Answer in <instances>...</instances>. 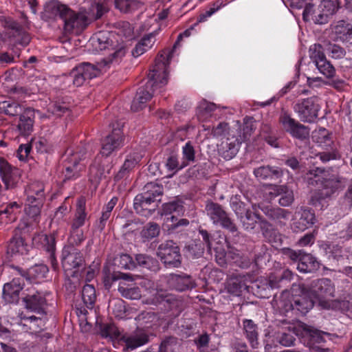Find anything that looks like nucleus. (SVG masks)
I'll list each match as a JSON object with an SVG mask.
<instances>
[{
	"label": "nucleus",
	"instance_id": "4c0bfd02",
	"mask_svg": "<svg viewBox=\"0 0 352 352\" xmlns=\"http://www.w3.org/2000/svg\"><path fill=\"white\" fill-rule=\"evenodd\" d=\"M246 285L243 283L241 277H233L230 278L226 286L228 293L234 296L241 295L242 291L246 289Z\"/></svg>",
	"mask_w": 352,
	"mask_h": 352
},
{
	"label": "nucleus",
	"instance_id": "ddd939ff",
	"mask_svg": "<svg viewBox=\"0 0 352 352\" xmlns=\"http://www.w3.org/2000/svg\"><path fill=\"white\" fill-rule=\"evenodd\" d=\"M146 192L138 195L134 199V209L136 212L142 211V206H153L157 198L162 194V187L154 183L146 186Z\"/></svg>",
	"mask_w": 352,
	"mask_h": 352
},
{
	"label": "nucleus",
	"instance_id": "412c9836",
	"mask_svg": "<svg viewBox=\"0 0 352 352\" xmlns=\"http://www.w3.org/2000/svg\"><path fill=\"white\" fill-rule=\"evenodd\" d=\"M265 191L271 197L280 196L279 204L282 206H288L294 201L293 191L284 186L268 185L265 188Z\"/></svg>",
	"mask_w": 352,
	"mask_h": 352
},
{
	"label": "nucleus",
	"instance_id": "e433bc0d",
	"mask_svg": "<svg viewBox=\"0 0 352 352\" xmlns=\"http://www.w3.org/2000/svg\"><path fill=\"white\" fill-rule=\"evenodd\" d=\"M327 175V172H325L323 169L317 168L309 172L307 176V179L309 185L318 186L319 187H325L327 186L326 184L327 181L324 178Z\"/></svg>",
	"mask_w": 352,
	"mask_h": 352
},
{
	"label": "nucleus",
	"instance_id": "864d4df0",
	"mask_svg": "<svg viewBox=\"0 0 352 352\" xmlns=\"http://www.w3.org/2000/svg\"><path fill=\"white\" fill-rule=\"evenodd\" d=\"M188 223L189 221L187 219H182L178 220L175 215H171L166 218L164 226L168 231H173L179 226H186Z\"/></svg>",
	"mask_w": 352,
	"mask_h": 352
},
{
	"label": "nucleus",
	"instance_id": "09e8293b",
	"mask_svg": "<svg viewBox=\"0 0 352 352\" xmlns=\"http://www.w3.org/2000/svg\"><path fill=\"white\" fill-rule=\"evenodd\" d=\"M116 8L122 12H129L138 9L140 3L136 0H115Z\"/></svg>",
	"mask_w": 352,
	"mask_h": 352
},
{
	"label": "nucleus",
	"instance_id": "052dcab7",
	"mask_svg": "<svg viewBox=\"0 0 352 352\" xmlns=\"http://www.w3.org/2000/svg\"><path fill=\"white\" fill-rule=\"evenodd\" d=\"M346 184L347 180L345 177L340 175H331V194L342 190Z\"/></svg>",
	"mask_w": 352,
	"mask_h": 352
},
{
	"label": "nucleus",
	"instance_id": "338daca9",
	"mask_svg": "<svg viewBox=\"0 0 352 352\" xmlns=\"http://www.w3.org/2000/svg\"><path fill=\"white\" fill-rule=\"evenodd\" d=\"M31 146L29 144H21L17 150L16 156L20 161H25L30 154Z\"/></svg>",
	"mask_w": 352,
	"mask_h": 352
},
{
	"label": "nucleus",
	"instance_id": "f8f14e48",
	"mask_svg": "<svg viewBox=\"0 0 352 352\" xmlns=\"http://www.w3.org/2000/svg\"><path fill=\"white\" fill-rule=\"evenodd\" d=\"M157 254L166 265L177 267L180 263L179 248L173 241H167L160 244Z\"/></svg>",
	"mask_w": 352,
	"mask_h": 352
},
{
	"label": "nucleus",
	"instance_id": "0e129e2a",
	"mask_svg": "<svg viewBox=\"0 0 352 352\" xmlns=\"http://www.w3.org/2000/svg\"><path fill=\"white\" fill-rule=\"evenodd\" d=\"M183 160L182 163H187V165L190 162L195 160V151L192 146L190 142H187L182 149Z\"/></svg>",
	"mask_w": 352,
	"mask_h": 352
},
{
	"label": "nucleus",
	"instance_id": "a878e982",
	"mask_svg": "<svg viewBox=\"0 0 352 352\" xmlns=\"http://www.w3.org/2000/svg\"><path fill=\"white\" fill-rule=\"evenodd\" d=\"M170 287L177 291H184L195 287L194 280L189 276L170 274L168 279Z\"/></svg>",
	"mask_w": 352,
	"mask_h": 352
},
{
	"label": "nucleus",
	"instance_id": "1a4fd4ad",
	"mask_svg": "<svg viewBox=\"0 0 352 352\" xmlns=\"http://www.w3.org/2000/svg\"><path fill=\"white\" fill-rule=\"evenodd\" d=\"M320 106L317 97L299 100L295 104L294 110L301 121L312 122L318 116Z\"/></svg>",
	"mask_w": 352,
	"mask_h": 352
},
{
	"label": "nucleus",
	"instance_id": "13d9d810",
	"mask_svg": "<svg viewBox=\"0 0 352 352\" xmlns=\"http://www.w3.org/2000/svg\"><path fill=\"white\" fill-rule=\"evenodd\" d=\"M48 272V267L43 264L36 265L29 270L28 274L35 279L43 278Z\"/></svg>",
	"mask_w": 352,
	"mask_h": 352
},
{
	"label": "nucleus",
	"instance_id": "f03ea898",
	"mask_svg": "<svg viewBox=\"0 0 352 352\" xmlns=\"http://www.w3.org/2000/svg\"><path fill=\"white\" fill-rule=\"evenodd\" d=\"M193 28H190L181 33L172 50L166 49L162 51L156 57L155 64L148 74V81L144 87H140L133 99L131 104L133 111L142 109L157 89L165 86L168 81L170 74V63L173 52L179 45L183 37H188Z\"/></svg>",
	"mask_w": 352,
	"mask_h": 352
},
{
	"label": "nucleus",
	"instance_id": "49530a36",
	"mask_svg": "<svg viewBox=\"0 0 352 352\" xmlns=\"http://www.w3.org/2000/svg\"><path fill=\"white\" fill-rule=\"evenodd\" d=\"M96 291L91 285H86L82 291V298L84 304L88 309H92L96 300Z\"/></svg>",
	"mask_w": 352,
	"mask_h": 352
},
{
	"label": "nucleus",
	"instance_id": "f704fd0d",
	"mask_svg": "<svg viewBox=\"0 0 352 352\" xmlns=\"http://www.w3.org/2000/svg\"><path fill=\"white\" fill-rule=\"evenodd\" d=\"M330 16V0H322L314 12L313 20L318 24L328 23Z\"/></svg>",
	"mask_w": 352,
	"mask_h": 352
},
{
	"label": "nucleus",
	"instance_id": "79ce46f5",
	"mask_svg": "<svg viewBox=\"0 0 352 352\" xmlns=\"http://www.w3.org/2000/svg\"><path fill=\"white\" fill-rule=\"evenodd\" d=\"M255 177L260 180L278 178L281 173L278 168H272L270 166H261L254 170Z\"/></svg>",
	"mask_w": 352,
	"mask_h": 352
},
{
	"label": "nucleus",
	"instance_id": "72a5a7b5",
	"mask_svg": "<svg viewBox=\"0 0 352 352\" xmlns=\"http://www.w3.org/2000/svg\"><path fill=\"white\" fill-rule=\"evenodd\" d=\"M138 329L144 330V329L153 328L157 324L158 318L151 311H144L135 317Z\"/></svg>",
	"mask_w": 352,
	"mask_h": 352
},
{
	"label": "nucleus",
	"instance_id": "39448f33",
	"mask_svg": "<svg viewBox=\"0 0 352 352\" xmlns=\"http://www.w3.org/2000/svg\"><path fill=\"white\" fill-rule=\"evenodd\" d=\"M240 129L239 122H236L232 128L226 122H220L212 129V135L221 139L218 148L219 153L227 160L232 159L237 154L241 142L251 135L253 128L246 123L243 126L242 133Z\"/></svg>",
	"mask_w": 352,
	"mask_h": 352
},
{
	"label": "nucleus",
	"instance_id": "a211bd4d",
	"mask_svg": "<svg viewBox=\"0 0 352 352\" xmlns=\"http://www.w3.org/2000/svg\"><path fill=\"white\" fill-rule=\"evenodd\" d=\"M123 133L120 128L113 129L112 133L103 141L101 154L107 157L123 145Z\"/></svg>",
	"mask_w": 352,
	"mask_h": 352
},
{
	"label": "nucleus",
	"instance_id": "4be33fe9",
	"mask_svg": "<svg viewBox=\"0 0 352 352\" xmlns=\"http://www.w3.org/2000/svg\"><path fill=\"white\" fill-rule=\"evenodd\" d=\"M23 289L22 279L14 278L11 282L4 285L3 288V298L7 302H18L19 293Z\"/></svg>",
	"mask_w": 352,
	"mask_h": 352
},
{
	"label": "nucleus",
	"instance_id": "c03bdc74",
	"mask_svg": "<svg viewBox=\"0 0 352 352\" xmlns=\"http://www.w3.org/2000/svg\"><path fill=\"white\" fill-rule=\"evenodd\" d=\"M243 327L246 333L247 338L249 340L253 348L257 347L258 343L257 340L258 333L256 327L251 320H245L243 322Z\"/></svg>",
	"mask_w": 352,
	"mask_h": 352
},
{
	"label": "nucleus",
	"instance_id": "9b49d317",
	"mask_svg": "<svg viewBox=\"0 0 352 352\" xmlns=\"http://www.w3.org/2000/svg\"><path fill=\"white\" fill-rule=\"evenodd\" d=\"M145 288L146 293L143 294V302L148 305H157L163 301L169 302L170 298L166 291L161 288L154 287V283L148 279H142L140 283Z\"/></svg>",
	"mask_w": 352,
	"mask_h": 352
},
{
	"label": "nucleus",
	"instance_id": "9d476101",
	"mask_svg": "<svg viewBox=\"0 0 352 352\" xmlns=\"http://www.w3.org/2000/svg\"><path fill=\"white\" fill-rule=\"evenodd\" d=\"M206 211L214 224H219L232 232L236 231L234 223L218 204L212 201L208 202L206 206Z\"/></svg>",
	"mask_w": 352,
	"mask_h": 352
},
{
	"label": "nucleus",
	"instance_id": "603ef678",
	"mask_svg": "<svg viewBox=\"0 0 352 352\" xmlns=\"http://www.w3.org/2000/svg\"><path fill=\"white\" fill-rule=\"evenodd\" d=\"M173 212H176L177 214L183 213V206L180 201H173L163 204L162 215L167 216Z\"/></svg>",
	"mask_w": 352,
	"mask_h": 352
},
{
	"label": "nucleus",
	"instance_id": "774afa93",
	"mask_svg": "<svg viewBox=\"0 0 352 352\" xmlns=\"http://www.w3.org/2000/svg\"><path fill=\"white\" fill-rule=\"evenodd\" d=\"M343 205L345 210L352 206V179L348 184V188L344 196Z\"/></svg>",
	"mask_w": 352,
	"mask_h": 352
},
{
	"label": "nucleus",
	"instance_id": "a19ab883",
	"mask_svg": "<svg viewBox=\"0 0 352 352\" xmlns=\"http://www.w3.org/2000/svg\"><path fill=\"white\" fill-rule=\"evenodd\" d=\"M217 107L214 104L208 102H201L198 107L197 116L199 120L204 122L214 116Z\"/></svg>",
	"mask_w": 352,
	"mask_h": 352
},
{
	"label": "nucleus",
	"instance_id": "c9c22d12",
	"mask_svg": "<svg viewBox=\"0 0 352 352\" xmlns=\"http://www.w3.org/2000/svg\"><path fill=\"white\" fill-rule=\"evenodd\" d=\"M155 42V36L153 33H151L144 36L135 45L132 51V55L134 57H138L151 49Z\"/></svg>",
	"mask_w": 352,
	"mask_h": 352
},
{
	"label": "nucleus",
	"instance_id": "5fc2aeb1",
	"mask_svg": "<svg viewBox=\"0 0 352 352\" xmlns=\"http://www.w3.org/2000/svg\"><path fill=\"white\" fill-rule=\"evenodd\" d=\"M135 261L138 265L152 270L157 267V261L154 258L144 254L136 255Z\"/></svg>",
	"mask_w": 352,
	"mask_h": 352
},
{
	"label": "nucleus",
	"instance_id": "e2e57ef3",
	"mask_svg": "<svg viewBox=\"0 0 352 352\" xmlns=\"http://www.w3.org/2000/svg\"><path fill=\"white\" fill-rule=\"evenodd\" d=\"M118 265L123 269L132 270L136 266V263L133 261L131 256L124 254L120 255Z\"/></svg>",
	"mask_w": 352,
	"mask_h": 352
},
{
	"label": "nucleus",
	"instance_id": "b1692460",
	"mask_svg": "<svg viewBox=\"0 0 352 352\" xmlns=\"http://www.w3.org/2000/svg\"><path fill=\"white\" fill-rule=\"evenodd\" d=\"M121 340L125 344L124 348L134 349L147 343L148 336L144 330L137 328L133 334L129 336H122Z\"/></svg>",
	"mask_w": 352,
	"mask_h": 352
},
{
	"label": "nucleus",
	"instance_id": "7ed1b4c3",
	"mask_svg": "<svg viewBox=\"0 0 352 352\" xmlns=\"http://www.w3.org/2000/svg\"><path fill=\"white\" fill-rule=\"evenodd\" d=\"M231 207L245 230H252L256 223H259L263 230V235L268 239L270 243H276V236L275 235L274 238H272L269 228L270 226L261 220L258 209H261L270 219L278 220L280 223H285L282 219L288 220L291 216L290 212L287 210L279 208H273L270 204H262L261 206L254 204L252 206V209H246L242 202L232 201Z\"/></svg>",
	"mask_w": 352,
	"mask_h": 352
},
{
	"label": "nucleus",
	"instance_id": "69168bd1",
	"mask_svg": "<svg viewBox=\"0 0 352 352\" xmlns=\"http://www.w3.org/2000/svg\"><path fill=\"white\" fill-rule=\"evenodd\" d=\"M166 166L168 170L177 172L186 166L187 163H182L180 164L176 157L171 156L168 159Z\"/></svg>",
	"mask_w": 352,
	"mask_h": 352
},
{
	"label": "nucleus",
	"instance_id": "bf43d9fd",
	"mask_svg": "<svg viewBox=\"0 0 352 352\" xmlns=\"http://www.w3.org/2000/svg\"><path fill=\"white\" fill-rule=\"evenodd\" d=\"M159 233V226L157 223H151L142 230V236L144 239H150L158 236Z\"/></svg>",
	"mask_w": 352,
	"mask_h": 352
},
{
	"label": "nucleus",
	"instance_id": "cd10ccee",
	"mask_svg": "<svg viewBox=\"0 0 352 352\" xmlns=\"http://www.w3.org/2000/svg\"><path fill=\"white\" fill-rule=\"evenodd\" d=\"M28 252V246L25 243L23 239L19 236H15L10 241L7 254L13 258H18L20 256L25 255Z\"/></svg>",
	"mask_w": 352,
	"mask_h": 352
},
{
	"label": "nucleus",
	"instance_id": "8fccbe9b",
	"mask_svg": "<svg viewBox=\"0 0 352 352\" xmlns=\"http://www.w3.org/2000/svg\"><path fill=\"white\" fill-rule=\"evenodd\" d=\"M0 109H2L6 114L14 116L20 113L23 107L14 102L3 101L0 103Z\"/></svg>",
	"mask_w": 352,
	"mask_h": 352
},
{
	"label": "nucleus",
	"instance_id": "c756f323",
	"mask_svg": "<svg viewBox=\"0 0 352 352\" xmlns=\"http://www.w3.org/2000/svg\"><path fill=\"white\" fill-rule=\"evenodd\" d=\"M329 334L317 329H311L308 331L309 344L310 347L318 351H328V349L323 348V344L326 342L324 337H329Z\"/></svg>",
	"mask_w": 352,
	"mask_h": 352
},
{
	"label": "nucleus",
	"instance_id": "393cba45",
	"mask_svg": "<svg viewBox=\"0 0 352 352\" xmlns=\"http://www.w3.org/2000/svg\"><path fill=\"white\" fill-rule=\"evenodd\" d=\"M25 307L28 309L36 313H44L47 305L45 295L43 293L37 292L30 296L24 298Z\"/></svg>",
	"mask_w": 352,
	"mask_h": 352
},
{
	"label": "nucleus",
	"instance_id": "bb28decb",
	"mask_svg": "<svg viewBox=\"0 0 352 352\" xmlns=\"http://www.w3.org/2000/svg\"><path fill=\"white\" fill-rule=\"evenodd\" d=\"M142 155L134 151L127 155L122 166L116 175V179H120L131 171L140 162Z\"/></svg>",
	"mask_w": 352,
	"mask_h": 352
},
{
	"label": "nucleus",
	"instance_id": "473e14b6",
	"mask_svg": "<svg viewBox=\"0 0 352 352\" xmlns=\"http://www.w3.org/2000/svg\"><path fill=\"white\" fill-rule=\"evenodd\" d=\"M21 323L19 324V326L21 327V330L25 332L30 330L31 333H36L45 323L42 318L33 316L28 317L21 316Z\"/></svg>",
	"mask_w": 352,
	"mask_h": 352
},
{
	"label": "nucleus",
	"instance_id": "0eeeda50",
	"mask_svg": "<svg viewBox=\"0 0 352 352\" xmlns=\"http://www.w3.org/2000/svg\"><path fill=\"white\" fill-rule=\"evenodd\" d=\"M318 289L320 291L314 290L315 297L314 300L310 296L309 293L299 289L300 294L298 295L297 292L293 294L294 298L292 307L296 309L302 314H307L314 306L318 305L322 309H328L330 307L329 302V289L326 288L324 290L322 289V285L328 286L329 280L327 279H321L318 281Z\"/></svg>",
	"mask_w": 352,
	"mask_h": 352
},
{
	"label": "nucleus",
	"instance_id": "2eb2a0df",
	"mask_svg": "<svg viewBox=\"0 0 352 352\" xmlns=\"http://www.w3.org/2000/svg\"><path fill=\"white\" fill-rule=\"evenodd\" d=\"M199 232L203 239L207 243L209 250H212V249H213L217 263L221 266L226 265L228 261L230 255V253H227L225 250V246H227L226 239L220 237L219 242H217L218 245H214L213 242L210 241L207 231L201 230Z\"/></svg>",
	"mask_w": 352,
	"mask_h": 352
},
{
	"label": "nucleus",
	"instance_id": "4468645a",
	"mask_svg": "<svg viewBox=\"0 0 352 352\" xmlns=\"http://www.w3.org/2000/svg\"><path fill=\"white\" fill-rule=\"evenodd\" d=\"M280 122L285 131L293 138L304 140L309 137V129L292 118L289 115L285 113L282 115L280 118Z\"/></svg>",
	"mask_w": 352,
	"mask_h": 352
},
{
	"label": "nucleus",
	"instance_id": "f257e3e1",
	"mask_svg": "<svg viewBox=\"0 0 352 352\" xmlns=\"http://www.w3.org/2000/svg\"><path fill=\"white\" fill-rule=\"evenodd\" d=\"M123 36L126 41L133 38V28L128 22H124L117 34L107 31L96 33L89 40L90 44L96 51L109 50L111 51L109 56L97 65L84 63L71 72L73 83L77 87L82 85L87 79L96 77L104 70L109 64L120 63L126 53V47L124 41H118V36Z\"/></svg>",
	"mask_w": 352,
	"mask_h": 352
},
{
	"label": "nucleus",
	"instance_id": "58836bf2",
	"mask_svg": "<svg viewBox=\"0 0 352 352\" xmlns=\"http://www.w3.org/2000/svg\"><path fill=\"white\" fill-rule=\"evenodd\" d=\"M109 307L111 308L113 314L116 318L128 319L131 317L129 310L126 309L124 302L121 299L111 300Z\"/></svg>",
	"mask_w": 352,
	"mask_h": 352
},
{
	"label": "nucleus",
	"instance_id": "a18cd8bd",
	"mask_svg": "<svg viewBox=\"0 0 352 352\" xmlns=\"http://www.w3.org/2000/svg\"><path fill=\"white\" fill-rule=\"evenodd\" d=\"M38 239L41 241L42 245L45 250L50 254L52 257V265L56 268L54 264V254L55 251V237L54 235L41 234L38 236Z\"/></svg>",
	"mask_w": 352,
	"mask_h": 352
},
{
	"label": "nucleus",
	"instance_id": "4d7b16f0",
	"mask_svg": "<svg viewBox=\"0 0 352 352\" xmlns=\"http://www.w3.org/2000/svg\"><path fill=\"white\" fill-rule=\"evenodd\" d=\"M65 155L67 157L72 156V157L69 160V163L72 164V166H69L66 167V171H67L66 177L67 178L70 179L75 176V174H74L73 175H71L70 173H72V171H75V173H76L77 171H79L81 170V167L78 168L77 162H76V157L74 155V154L73 153V151L71 148H69L66 151Z\"/></svg>",
	"mask_w": 352,
	"mask_h": 352
},
{
	"label": "nucleus",
	"instance_id": "de8ad7c7",
	"mask_svg": "<svg viewBox=\"0 0 352 352\" xmlns=\"http://www.w3.org/2000/svg\"><path fill=\"white\" fill-rule=\"evenodd\" d=\"M101 336L104 338H110L112 342L121 339L120 333L118 328L113 324H106L102 326L100 330Z\"/></svg>",
	"mask_w": 352,
	"mask_h": 352
},
{
	"label": "nucleus",
	"instance_id": "3c124183",
	"mask_svg": "<svg viewBox=\"0 0 352 352\" xmlns=\"http://www.w3.org/2000/svg\"><path fill=\"white\" fill-rule=\"evenodd\" d=\"M179 349L180 344L177 340L169 338L162 342L159 352H179Z\"/></svg>",
	"mask_w": 352,
	"mask_h": 352
},
{
	"label": "nucleus",
	"instance_id": "aec40b11",
	"mask_svg": "<svg viewBox=\"0 0 352 352\" xmlns=\"http://www.w3.org/2000/svg\"><path fill=\"white\" fill-rule=\"evenodd\" d=\"M36 115L38 116L41 118L45 117L39 111H35L31 108L24 109L20 116L19 123L17 126V130L21 135H28L32 131L33 120Z\"/></svg>",
	"mask_w": 352,
	"mask_h": 352
},
{
	"label": "nucleus",
	"instance_id": "20e7f679",
	"mask_svg": "<svg viewBox=\"0 0 352 352\" xmlns=\"http://www.w3.org/2000/svg\"><path fill=\"white\" fill-rule=\"evenodd\" d=\"M45 10L53 15L59 14L65 18L67 28L81 29L85 28L89 21L97 19L108 10L107 0H99L91 6L88 11L82 10L75 13L66 5L57 0H52L45 6Z\"/></svg>",
	"mask_w": 352,
	"mask_h": 352
},
{
	"label": "nucleus",
	"instance_id": "ea45409f",
	"mask_svg": "<svg viewBox=\"0 0 352 352\" xmlns=\"http://www.w3.org/2000/svg\"><path fill=\"white\" fill-rule=\"evenodd\" d=\"M331 309L339 311L342 313L352 311V296L349 294L342 298L331 300Z\"/></svg>",
	"mask_w": 352,
	"mask_h": 352
},
{
	"label": "nucleus",
	"instance_id": "6e6552de",
	"mask_svg": "<svg viewBox=\"0 0 352 352\" xmlns=\"http://www.w3.org/2000/svg\"><path fill=\"white\" fill-rule=\"evenodd\" d=\"M43 190V184L37 182L31 184L25 189L28 206L25 208V212L32 218H34L40 214L44 196Z\"/></svg>",
	"mask_w": 352,
	"mask_h": 352
},
{
	"label": "nucleus",
	"instance_id": "6ab92c4d",
	"mask_svg": "<svg viewBox=\"0 0 352 352\" xmlns=\"http://www.w3.org/2000/svg\"><path fill=\"white\" fill-rule=\"evenodd\" d=\"M292 228L295 232H302L311 227L316 222L314 213L310 210L301 208L295 213Z\"/></svg>",
	"mask_w": 352,
	"mask_h": 352
},
{
	"label": "nucleus",
	"instance_id": "5701e85b",
	"mask_svg": "<svg viewBox=\"0 0 352 352\" xmlns=\"http://www.w3.org/2000/svg\"><path fill=\"white\" fill-rule=\"evenodd\" d=\"M0 175L6 188H13L19 181V170L5 161L0 163Z\"/></svg>",
	"mask_w": 352,
	"mask_h": 352
},
{
	"label": "nucleus",
	"instance_id": "c85d7f7f",
	"mask_svg": "<svg viewBox=\"0 0 352 352\" xmlns=\"http://www.w3.org/2000/svg\"><path fill=\"white\" fill-rule=\"evenodd\" d=\"M110 168L107 166L104 168V163H102L100 159H96L89 169V179L94 185H97L102 177L109 174Z\"/></svg>",
	"mask_w": 352,
	"mask_h": 352
},
{
	"label": "nucleus",
	"instance_id": "423d86ee",
	"mask_svg": "<svg viewBox=\"0 0 352 352\" xmlns=\"http://www.w3.org/2000/svg\"><path fill=\"white\" fill-rule=\"evenodd\" d=\"M310 61L302 58L299 65L300 70L307 78V82L311 87H320L329 82L330 77V63L327 60L322 47L319 44L309 48Z\"/></svg>",
	"mask_w": 352,
	"mask_h": 352
},
{
	"label": "nucleus",
	"instance_id": "680f3d73",
	"mask_svg": "<svg viewBox=\"0 0 352 352\" xmlns=\"http://www.w3.org/2000/svg\"><path fill=\"white\" fill-rule=\"evenodd\" d=\"M19 208V205L16 202L11 203L4 209L0 210V216L7 214L8 215L9 221H13L16 219V213Z\"/></svg>",
	"mask_w": 352,
	"mask_h": 352
},
{
	"label": "nucleus",
	"instance_id": "f3484780",
	"mask_svg": "<svg viewBox=\"0 0 352 352\" xmlns=\"http://www.w3.org/2000/svg\"><path fill=\"white\" fill-rule=\"evenodd\" d=\"M119 283L118 292L121 296L131 300H137L142 297L140 289L133 283L135 278L129 274H122Z\"/></svg>",
	"mask_w": 352,
	"mask_h": 352
},
{
	"label": "nucleus",
	"instance_id": "6e6d98bb",
	"mask_svg": "<svg viewBox=\"0 0 352 352\" xmlns=\"http://www.w3.org/2000/svg\"><path fill=\"white\" fill-rule=\"evenodd\" d=\"M329 133L324 127H318L312 133V139L320 145L327 144L329 140Z\"/></svg>",
	"mask_w": 352,
	"mask_h": 352
},
{
	"label": "nucleus",
	"instance_id": "dca6fc26",
	"mask_svg": "<svg viewBox=\"0 0 352 352\" xmlns=\"http://www.w3.org/2000/svg\"><path fill=\"white\" fill-rule=\"evenodd\" d=\"M83 263L81 253L74 246H65L62 253V264L65 272L80 266Z\"/></svg>",
	"mask_w": 352,
	"mask_h": 352
},
{
	"label": "nucleus",
	"instance_id": "2f4dec72",
	"mask_svg": "<svg viewBox=\"0 0 352 352\" xmlns=\"http://www.w3.org/2000/svg\"><path fill=\"white\" fill-rule=\"evenodd\" d=\"M335 40L345 41L352 37V25L344 20L338 21L333 28Z\"/></svg>",
	"mask_w": 352,
	"mask_h": 352
},
{
	"label": "nucleus",
	"instance_id": "7c9ffc66",
	"mask_svg": "<svg viewBox=\"0 0 352 352\" xmlns=\"http://www.w3.org/2000/svg\"><path fill=\"white\" fill-rule=\"evenodd\" d=\"M319 267V263L316 258L309 254H303L297 264V270L302 273H311L316 271Z\"/></svg>",
	"mask_w": 352,
	"mask_h": 352
},
{
	"label": "nucleus",
	"instance_id": "37998d69",
	"mask_svg": "<svg viewBox=\"0 0 352 352\" xmlns=\"http://www.w3.org/2000/svg\"><path fill=\"white\" fill-rule=\"evenodd\" d=\"M86 216L85 201L82 198L78 201L76 217L72 223V228L76 230L81 227L85 223Z\"/></svg>",
	"mask_w": 352,
	"mask_h": 352
}]
</instances>
